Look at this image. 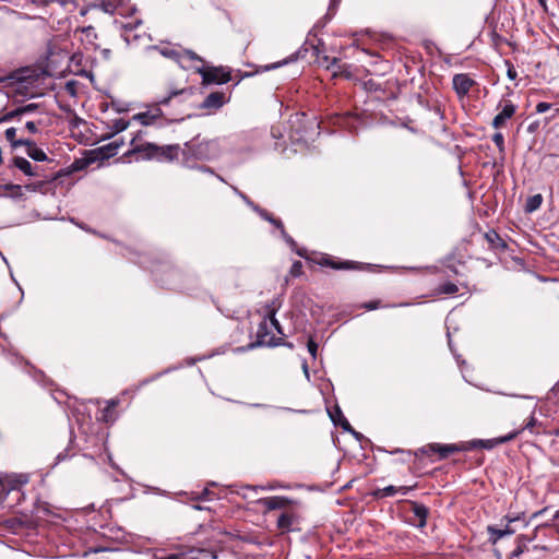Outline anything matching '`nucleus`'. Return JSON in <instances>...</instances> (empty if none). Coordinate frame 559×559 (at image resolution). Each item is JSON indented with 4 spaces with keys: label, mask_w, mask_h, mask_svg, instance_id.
<instances>
[{
    "label": "nucleus",
    "mask_w": 559,
    "mask_h": 559,
    "mask_svg": "<svg viewBox=\"0 0 559 559\" xmlns=\"http://www.w3.org/2000/svg\"><path fill=\"white\" fill-rule=\"evenodd\" d=\"M38 81L39 73L36 69L32 68H22L0 78V83L4 87L10 88L11 93L24 97H33L35 95Z\"/></svg>",
    "instance_id": "obj_1"
},
{
    "label": "nucleus",
    "mask_w": 559,
    "mask_h": 559,
    "mask_svg": "<svg viewBox=\"0 0 559 559\" xmlns=\"http://www.w3.org/2000/svg\"><path fill=\"white\" fill-rule=\"evenodd\" d=\"M219 155L216 140L201 139L199 135L185 143L182 157L185 165L190 167L191 160H209Z\"/></svg>",
    "instance_id": "obj_2"
},
{
    "label": "nucleus",
    "mask_w": 559,
    "mask_h": 559,
    "mask_svg": "<svg viewBox=\"0 0 559 559\" xmlns=\"http://www.w3.org/2000/svg\"><path fill=\"white\" fill-rule=\"evenodd\" d=\"M191 88H178L169 86L164 95H159L155 105L147 111L139 112L133 116V120L143 126L153 124L158 118L164 116L162 107L169 106L173 100H178L183 95H191Z\"/></svg>",
    "instance_id": "obj_3"
},
{
    "label": "nucleus",
    "mask_w": 559,
    "mask_h": 559,
    "mask_svg": "<svg viewBox=\"0 0 559 559\" xmlns=\"http://www.w3.org/2000/svg\"><path fill=\"white\" fill-rule=\"evenodd\" d=\"M463 451H467V447L465 443H461V444L429 443V444L418 449L415 452V456L420 457L424 455L431 456L433 454H438L439 459L442 460V459H447L448 456H450L453 453L463 452Z\"/></svg>",
    "instance_id": "obj_4"
},
{
    "label": "nucleus",
    "mask_w": 559,
    "mask_h": 559,
    "mask_svg": "<svg viewBox=\"0 0 559 559\" xmlns=\"http://www.w3.org/2000/svg\"><path fill=\"white\" fill-rule=\"evenodd\" d=\"M314 263L324 266L331 267L333 270H342V271H365L369 269V264H365L361 262L350 261V260H341L338 258L323 254L320 258L314 260Z\"/></svg>",
    "instance_id": "obj_5"
},
{
    "label": "nucleus",
    "mask_w": 559,
    "mask_h": 559,
    "mask_svg": "<svg viewBox=\"0 0 559 559\" xmlns=\"http://www.w3.org/2000/svg\"><path fill=\"white\" fill-rule=\"evenodd\" d=\"M197 72L202 76V84H225L230 81L231 72L224 67H201Z\"/></svg>",
    "instance_id": "obj_6"
},
{
    "label": "nucleus",
    "mask_w": 559,
    "mask_h": 559,
    "mask_svg": "<svg viewBox=\"0 0 559 559\" xmlns=\"http://www.w3.org/2000/svg\"><path fill=\"white\" fill-rule=\"evenodd\" d=\"M281 338H276L272 333L267 317L264 314L263 320L259 323L257 330V342L249 345L250 348L255 346H278Z\"/></svg>",
    "instance_id": "obj_7"
},
{
    "label": "nucleus",
    "mask_w": 559,
    "mask_h": 559,
    "mask_svg": "<svg viewBox=\"0 0 559 559\" xmlns=\"http://www.w3.org/2000/svg\"><path fill=\"white\" fill-rule=\"evenodd\" d=\"M131 150H129L124 156H131L133 154H142L143 158L153 159L156 153V144L150 142H142V132L140 131L135 136L132 138Z\"/></svg>",
    "instance_id": "obj_8"
},
{
    "label": "nucleus",
    "mask_w": 559,
    "mask_h": 559,
    "mask_svg": "<svg viewBox=\"0 0 559 559\" xmlns=\"http://www.w3.org/2000/svg\"><path fill=\"white\" fill-rule=\"evenodd\" d=\"M520 435V431L519 430H513L511 432H509L508 435L506 436H502V437H498V438H493V439H487V440H483V439H475V440H472L466 444L467 447V450H472V449H476V448H481V449H487V450H490L499 444H502V443H506V442H509L513 439H515L518 436Z\"/></svg>",
    "instance_id": "obj_9"
},
{
    "label": "nucleus",
    "mask_w": 559,
    "mask_h": 559,
    "mask_svg": "<svg viewBox=\"0 0 559 559\" xmlns=\"http://www.w3.org/2000/svg\"><path fill=\"white\" fill-rule=\"evenodd\" d=\"M499 114L492 120L495 129H501L506 126L507 121L511 119L516 112V106L511 100H502L498 104Z\"/></svg>",
    "instance_id": "obj_10"
},
{
    "label": "nucleus",
    "mask_w": 559,
    "mask_h": 559,
    "mask_svg": "<svg viewBox=\"0 0 559 559\" xmlns=\"http://www.w3.org/2000/svg\"><path fill=\"white\" fill-rule=\"evenodd\" d=\"M476 84L467 73L454 74L452 79V86L459 98L465 97Z\"/></svg>",
    "instance_id": "obj_11"
},
{
    "label": "nucleus",
    "mask_w": 559,
    "mask_h": 559,
    "mask_svg": "<svg viewBox=\"0 0 559 559\" xmlns=\"http://www.w3.org/2000/svg\"><path fill=\"white\" fill-rule=\"evenodd\" d=\"M180 153L182 154V148L179 144L156 145V153L153 159H157L158 162H173L178 158Z\"/></svg>",
    "instance_id": "obj_12"
},
{
    "label": "nucleus",
    "mask_w": 559,
    "mask_h": 559,
    "mask_svg": "<svg viewBox=\"0 0 559 559\" xmlns=\"http://www.w3.org/2000/svg\"><path fill=\"white\" fill-rule=\"evenodd\" d=\"M227 102H228V98L226 97L225 93L212 92L201 103L200 108L217 110L221 107H223Z\"/></svg>",
    "instance_id": "obj_13"
},
{
    "label": "nucleus",
    "mask_w": 559,
    "mask_h": 559,
    "mask_svg": "<svg viewBox=\"0 0 559 559\" xmlns=\"http://www.w3.org/2000/svg\"><path fill=\"white\" fill-rule=\"evenodd\" d=\"M280 307H281V304L276 299H274L270 304L265 305L264 312L270 322L271 330L274 329L277 332V334L284 336L285 334H284L283 328L280 324V322L277 321V319L275 318L276 312L278 311Z\"/></svg>",
    "instance_id": "obj_14"
},
{
    "label": "nucleus",
    "mask_w": 559,
    "mask_h": 559,
    "mask_svg": "<svg viewBox=\"0 0 559 559\" xmlns=\"http://www.w3.org/2000/svg\"><path fill=\"white\" fill-rule=\"evenodd\" d=\"M507 520V525L504 528H497L495 526H488V533H489V539L492 544H496L499 539L503 538L504 536H509L514 534V530L510 527V524L518 520V518H510L504 516Z\"/></svg>",
    "instance_id": "obj_15"
},
{
    "label": "nucleus",
    "mask_w": 559,
    "mask_h": 559,
    "mask_svg": "<svg viewBox=\"0 0 559 559\" xmlns=\"http://www.w3.org/2000/svg\"><path fill=\"white\" fill-rule=\"evenodd\" d=\"M409 504L412 512L417 519L416 525L420 528L425 527L427 524V518L429 515L428 508L417 501H409Z\"/></svg>",
    "instance_id": "obj_16"
},
{
    "label": "nucleus",
    "mask_w": 559,
    "mask_h": 559,
    "mask_svg": "<svg viewBox=\"0 0 559 559\" xmlns=\"http://www.w3.org/2000/svg\"><path fill=\"white\" fill-rule=\"evenodd\" d=\"M484 238L487 241L489 248L492 250L504 251L508 247L506 241L495 229H489L487 233H485Z\"/></svg>",
    "instance_id": "obj_17"
},
{
    "label": "nucleus",
    "mask_w": 559,
    "mask_h": 559,
    "mask_svg": "<svg viewBox=\"0 0 559 559\" xmlns=\"http://www.w3.org/2000/svg\"><path fill=\"white\" fill-rule=\"evenodd\" d=\"M22 143H23V146L26 147V154L32 159H34L36 162H45L48 159L47 154L41 148H39L34 141L27 139L26 142H22Z\"/></svg>",
    "instance_id": "obj_18"
},
{
    "label": "nucleus",
    "mask_w": 559,
    "mask_h": 559,
    "mask_svg": "<svg viewBox=\"0 0 559 559\" xmlns=\"http://www.w3.org/2000/svg\"><path fill=\"white\" fill-rule=\"evenodd\" d=\"M301 57V50H298L294 53H292L289 57L278 61V62H274V63H271V64H265V66H261L259 67V69H257L255 73H262V72H267V71H271V70H275L280 67H283L285 64H288L290 62H294L296 60H298L299 58Z\"/></svg>",
    "instance_id": "obj_19"
},
{
    "label": "nucleus",
    "mask_w": 559,
    "mask_h": 559,
    "mask_svg": "<svg viewBox=\"0 0 559 559\" xmlns=\"http://www.w3.org/2000/svg\"><path fill=\"white\" fill-rule=\"evenodd\" d=\"M37 109H38L37 104H28L25 106H21V107L15 108L14 110L7 112L1 120H3V121L12 120V119L23 116L25 114L34 112Z\"/></svg>",
    "instance_id": "obj_20"
},
{
    "label": "nucleus",
    "mask_w": 559,
    "mask_h": 559,
    "mask_svg": "<svg viewBox=\"0 0 559 559\" xmlns=\"http://www.w3.org/2000/svg\"><path fill=\"white\" fill-rule=\"evenodd\" d=\"M123 144L122 141H112L106 145H103L97 148L98 154L102 159L110 158L117 155L119 147Z\"/></svg>",
    "instance_id": "obj_21"
},
{
    "label": "nucleus",
    "mask_w": 559,
    "mask_h": 559,
    "mask_svg": "<svg viewBox=\"0 0 559 559\" xmlns=\"http://www.w3.org/2000/svg\"><path fill=\"white\" fill-rule=\"evenodd\" d=\"M289 500L285 497L274 496L267 497L262 500V504L267 510H277L283 509L288 504Z\"/></svg>",
    "instance_id": "obj_22"
},
{
    "label": "nucleus",
    "mask_w": 559,
    "mask_h": 559,
    "mask_svg": "<svg viewBox=\"0 0 559 559\" xmlns=\"http://www.w3.org/2000/svg\"><path fill=\"white\" fill-rule=\"evenodd\" d=\"M122 3L123 0H95L94 7L106 13L114 14Z\"/></svg>",
    "instance_id": "obj_23"
},
{
    "label": "nucleus",
    "mask_w": 559,
    "mask_h": 559,
    "mask_svg": "<svg viewBox=\"0 0 559 559\" xmlns=\"http://www.w3.org/2000/svg\"><path fill=\"white\" fill-rule=\"evenodd\" d=\"M13 166L23 171L26 176L35 177L37 173L34 170L32 164L24 157L16 156L12 160Z\"/></svg>",
    "instance_id": "obj_24"
},
{
    "label": "nucleus",
    "mask_w": 559,
    "mask_h": 559,
    "mask_svg": "<svg viewBox=\"0 0 559 559\" xmlns=\"http://www.w3.org/2000/svg\"><path fill=\"white\" fill-rule=\"evenodd\" d=\"M330 417L335 425L341 426L345 431H353L349 421L344 417L340 407H335L333 412H330Z\"/></svg>",
    "instance_id": "obj_25"
},
{
    "label": "nucleus",
    "mask_w": 559,
    "mask_h": 559,
    "mask_svg": "<svg viewBox=\"0 0 559 559\" xmlns=\"http://www.w3.org/2000/svg\"><path fill=\"white\" fill-rule=\"evenodd\" d=\"M210 555V552L202 548H189L188 550L176 552L178 559H200V557H205Z\"/></svg>",
    "instance_id": "obj_26"
},
{
    "label": "nucleus",
    "mask_w": 559,
    "mask_h": 559,
    "mask_svg": "<svg viewBox=\"0 0 559 559\" xmlns=\"http://www.w3.org/2000/svg\"><path fill=\"white\" fill-rule=\"evenodd\" d=\"M295 522V514L293 512H283L277 518V527L282 531H290Z\"/></svg>",
    "instance_id": "obj_27"
},
{
    "label": "nucleus",
    "mask_w": 559,
    "mask_h": 559,
    "mask_svg": "<svg viewBox=\"0 0 559 559\" xmlns=\"http://www.w3.org/2000/svg\"><path fill=\"white\" fill-rule=\"evenodd\" d=\"M119 402L117 400H109L107 401V405L102 411V417L100 419L105 423H109L115 420V408L118 406Z\"/></svg>",
    "instance_id": "obj_28"
},
{
    "label": "nucleus",
    "mask_w": 559,
    "mask_h": 559,
    "mask_svg": "<svg viewBox=\"0 0 559 559\" xmlns=\"http://www.w3.org/2000/svg\"><path fill=\"white\" fill-rule=\"evenodd\" d=\"M5 140L11 143L12 147L16 148L23 146L22 142H26L27 139H16V129L11 127L4 132Z\"/></svg>",
    "instance_id": "obj_29"
},
{
    "label": "nucleus",
    "mask_w": 559,
    "mask_h": 559,
    "mask_svg": "<svg viewBox=\"0 0 559 559\" xmlns=\"http://www.w3.org/2000/svg\"><path fill=\"white\" fill-rule=\"evenodd\" d=\"M282 238L284 241L299 255V257H306V250L305 249H297V243L294 240V238L287 234L286 230H283Z\"/></svg>",
    "instance_id": "obj_30"
},
{
    "label": "nucleus",
    "mask_w": 559,
    "mask_h": 559,
    "mask_svg": "<svg viewBox=\"0 0 559 559\" xmlns=\"http://www.w3.org/2000/svg\"><path fill=\"white\" fill-rule=\"evenodd\" d=\"M28 483V476L24 474L15 475L11 478L10 490H15Z\"/></svg>",
    "instance_id": "obj_31"
},
{
    "label": "nucleus",
    "mask_w": 559,
    "mask_h": 559,
    "mask_svg": "<svg viewBox=\"0 0 559 559\" xmlns=\"http://www.w3.org/2000/svg\"><path fill=\"white\" fill-rule=\"evenodd\" d=\"M438 292L444 295H454L459 292V287L452 282H447L438 287Z\"/></svg>",
    "instance_id": "obj_32"
},
{
    "label": "nucleus",
    "mask_w": 559,
    "mask_h": 559,
    "mask_svg": "<svg viewBox=\"0 0 559 559\" xmlns=\"http://www.w3.org/2000/svg\"><path fill=\"white\" fill-rule=\"evenodd\" d=\"M542 202H543V198L540 194L533 195L532 198L528 199V201L526 203V211L533 212V211L537 210L540 206Z\"/></svg>",
    "instance_id": "obj_33"
},
{
    "label": "nucleus",
    "mask_w": 559,
    "mask_h": 559,
    "mask_svg": "<svg viewBox=\"0 0 559 559\" xmlns=\"http://www.w3.org/2000/svg\"><path fill=\"white\" fill-rule=\"evenodd\" d=\"M355 121H356V118L353 115H350L349 112H346L342 117H338L340 126L348 128V129L355 128L354 127Z\"/></svg>",
    "instance_id": "obj_34"
},
{
    "label": "nucleus",
    "mask_w": 559,
    "mask_h": 559,
    "mask_svg": "<svg viewBox=\"0 0 559 559\" xmlns=\"http://www.w3.org/2000/svg\"><path fill=\"white\" fill-rule=\"evenodd\" d=\"M538 421L534 416H531L528 420L525 423V425L522 427V429H519V431L528 430L531 433L538 435L539 430H536L535 427L537 426Z\"/></svg>",
    "instance_id": "obj_35"
},
{
    "label": "nucleus",
    "mask_w": 559,
    "mask_h": 559,
    "mask_svg": "<svg viewBox=\"0 0 559 559\" xmlns=\"http://www.w3.org/2000/svg\"><path fill=\"white\" fill-rule=\"evenodd\" d=\"M255 213L264 221L269 222L270 224L274 225L276 224L277 219L273 216L270 212H267L265 209H255Z\"/></svg>",
    "instance_id": "obj_36"
},
{
    "label": "nucleus",
    "mask_w": 559,
    "mask_h": 559,
    "mask_svg": "<svg viewBox=\"0 0 559 559\" xmlns=\"http://www.w3.org/2000/svg\"><path fill=\"white\" fill-rule=\"evenodd\" d=\"M492 142L496 144L500 153H504V136L501 132H496L492 135Z\"/></svg>",
    "instance_id": "obj_37"
},
{
    "label": "nucleus",
    "mask_w": 559,
    "mask_h": 559,
    "mask_svg": "<svg viewBox=\"0 0 559 559\" xmlns=\"http://www.w3.org/2000/svg\"><path fill=\"white\" fill-rule=\"evenodd\" d=\"M397 493V487L395 486H386L384 488H381V489H378L377 491V496L381 497V498H384V497H390V496H393Z\"/></svg>",
    "instance_id": "obj_38"
},
{
    "label": "nucleus",
    "mask_w": 559,
    "mask_h": 559,
    "mask_svg": "<svg viewBox=\"0 0 559 559\" xmlns=\"http://www.w3.org/2000/svg\"><path fill=\"white\" fill-rule=\"evenodd\" d=\"M302 274V263L300 261H295L289 270V275L293 277H299Z\"/></svg>",
    "instance_id": "obj_39"
},
{
    "label": "nucleus",
    "mask_w": 559,
    "mask_h": 559,
    "mask_svg": "<svg viewBox=\"0 0 559 559\" xmlns=\"http://www.w3.org/2000/svg\"><path fill=\"white\" fill-rule=\"evenodd\" d=\"M159 51L163 56L174 59V60H179V58H181V53L175 49L164 48V49H160Z\"/></svg>",
    "instance_id": "obj_40"
},
{
    "label": "nucleus",
    "mask_w": 559,
    "mask_h": 559,
    "mask_svg": "<svg viewBox=\"0 0 559 559\" xmlns=\"http://www.w3.org/2000/svg\"><path fill=\"white\" fill-rule=\"evenodd\" d=\"M235 192L242 199V201L250 206L254 212L255 209H261L258 204H255L253 201H251L245 193L239 191L237 188H234Z\"/></svg>",
    "instance_id": "obj_41"
},
{
    "label": "nucleus",
    "mask_w": 559,
    "mask_h": 559,
    "mask_svg": "<svg viewBox=\"0 0 559 559\" xmlns=\"http://www.w3.org/2000/svg\"><path fill=\"white\" fill-rule=\"evenodd\" d=\"M129 127V122L123 119H117L114 122L112 129L116 133L124 131Z\"/></svg>",
    "instance_id": "obj_42"
},
{
    "label": "nucleus",
    "mask_w": 559,
    "mask_h": 559,
    "mask_svg": "<svg viewBox=\"0 0 559 559\" xmlns=\"http://www.w3.org/2000/svg\"><path fill=\"white\" fill-rule=\"evenodd\" d=\"M181 53V57H187L189 60H194V61H199V62H203V59L198 56L194 51L192 50H183Z\"/></svg>",
    "instance_id": "obj_43"
},
{
    "label": "nucleus",
    "mask_w": 559,
    "mask_h": 559,
    "mask_svg": "<svg viewBox=\"0 0 559 559\" xmlns=\"http://www.w3.org/2000/svg\"><path fill=\"white\" fill-rule=\"evenodd\" d=\"M381 307V301L380 300H372V301H368V302H365L362 304L361 308L368 310V311H371V310H376L378 308Z\"/></svg>",
    "instance_id": "obj_44"
},
{
    "label": "nucleus",
    "mask_w": 559,
    "mask_h": 559,
    "mask_svg": "<svg viewBox=\"0 0 559 559\" xmlns=\"http://www.w3.org/2000/svg\"><path fill=\"white\" fill-rule=\"evenodd\" d=\"M307 347H308V352L310 353V355L313 358H316L317 352H318V344L313 341V338H309Z\"/></svg>",
    "instance_id": "obj_45"
},
{
    "label": "nucleus",
    "mask_w": 559,
    "mask_h": 559,
    "mask_svg": "<svg viewBox=\"0 0 559 559\" xmlns=\"http://www.w3.org/2000/svg\"><path fill=\"white\" fill-rule=\"evenodd\" d=\"M551 106L552 105L550 103L540 102L536 105V112L544 114L547 110H549L551 108Z\"/></svg>",
    "instance_id": "obj_46"
},
{
    "label": "nucleus",
    "mask_w": 559,
    "mask_h": 559,
    "mask_svg": "<svg viewBox=\"0 0 559 559\" xmlns=\"http://www.w3.org/2000/svg\"><path fill=\"white\" fill-rule=\"evenodd\" d=\"M507 66H508V70H507L508 78L510 80H515L516 76H518V73H516V71L514 69V66L511 62H509V61H507Z\"/></svg>",
    "instance_id": "obj_47"
},
{
    "label": "nucleus",
    "mask_w": 559,
    "mask_h": 559,
    "mask_svg": "<svg viewBox=\"0 0 559 559\" xmlns=\"http://www.w3.org/2000/svg\"><path fill=\"white\" fill-rule=\"evenodd\" d=\"M25 130H27L32 134L37 133L38 132L37 123L34 121H27L25 123Z\"/></svg>",
    "instance_id": "obj_48"
},
{
    "label": "nucleus",
    "mask_w": 559,
    "mask_h": 559,
    "mask_svg": "<svg viewBox=\"0 0 559 559\" xmlns=\"http://www.w3.org/2000/svg\"><path fill=\"white\" fill-rule=\"evenodd\" d=\"M338 71L333 73V76L344 75L346 79L350 78V73L345 70V66H338Z\"/></svg>",
    "instance_id": "obj_49"
},
{
    "label": "nucleus",
    "mask_w": 559,
    "mask_h": 559,
    "mask_svg": "<svg viewBox=\"0 0 559 559\" xmlns=\"http://www.w3.org/2000/svg\"><path fill=\"white\" fill-rule=\"evenodd\" d=\"M32 4L36 7H47L53 2V0H29Z\"/></svg>",
    "instance_id": "obj_50"
},
{
    "label": "nucleus",
    "mask_w": 559,
    "mask_h": 559,
    "mask_svg": "<svg viewBox=\"0 0 559 559\" xmlns=\"http://www.w3.org/2000/svg\"><path fill=\"white\" fill-rule=\"evenodd\" d=\"M416 486H401L397 487V493L407 495L411 490H413Z\"/></svg>",
    "instance_id": "obj_51"
},
{
    "label": "nucleus",
    "mask_w": 559,
    "mask_h": 559,
    "mask_svg": "<svg viewBox=\"0 0 559 559\" xmlns=\"http://www.w3.org/2000/svg\"><path fill=\"white\" fill-rule=\"evenodd\" d=\"M275 228H277L281 233V236H283V230H286L284 227L283 222L278 218L276 224L273 225Z\"/></svg>",
    "instance_id": "obj_52"
},
{
    "label": "nucleus",
    "mask_w": 559,
    "mask_h": 559,
    "mask_svg": "<svg viewBox=\"0 0 559 559\" xmlns=\"http://www.w3.org/2000/svg\"><path fill=\"white\" fill-rule=\"evenodd\" d=\"M75 0H53V2H58L61 7H66L69 3H73Z\"/></svg>",
    "instance_id": "obj_53"
},
{
    "label": "nucleus",
    "mask_w": 559,
    "mask_h": 559,
    "mask_svg": "<svg viewBox=\"0 0 559 559\" xmlns=\"http://www.w3.org/2000/svg\"><path fill=\"white\" fill-rule=\"evenodd\" d=\"M156 559H178V557L176 556V554H170V555H166V556H162V557H155Z\"/></svg>",
    "instance_id": "obj_54"
},
{
    "label": "nucleus",
    "mask_w": 559,
    "mask_h": 559,
    "mask_svg": "<svg viewBox=\"0 0 559 559\" xmlns=\"http://www.w3.org/2000/svg\"><path fill=\"white\" fill-rule=\"evenodd\" d=\"M81 31L83 33H86L87 35H90L92 33L94 34V27L93 26L82 27Z\"/></svg>",
    "instance_id": "obj_55"
},
{
    "label": "nucleus",
    "mask_w": 559,
    "mask_h": 559,
    "mask_svg": "<svg viewBox=\"0 0 559 559\" xmlns=\"http://www.w3.org/2000/svg\"><path fill=\"white\" fill-rule=\"evenodd\" d=\"M552 435L556 436V437H559V427L556 428L554 431H552Z\"/></svg>",
    "instance_id": "obj_56"
},
{
    "label": "nucleus",
    "mask_w": 559,
    "mask_h": 559,
    "mask_svg": "<svg viewBox=\"0 0 559 559\" xmlns=\"http://www.w3.org/2000/svg\"><path fill=\"white\" fill-rule=\"evenodd\" d=\"M337 62H338V59H337V58H333V59H332L331 64H332V66H334V64H336Z\"/></svg>",
    "instance_id": "obj_57"
},
{
    "label": "nucleus",
    "mask_w": 559,
    "mask_h": 559,
    "mask_svg": "<svg viewBox=\"0 0 559 559\" xmlns=\"http://www.w3.org/2000/svg\"><path fill=\"white\" fill-rule=\"evenodd\" d=\"M545 511H546V509H543V510H540L539 512H536V513L534 514V516H538L539 514L544 513Z\"/></svg>",
    "instance_id": "obj_58"
},
{
    "label": "nucleus",
    "mask_w": 559,
    "mask_h": 559,
    "mask_svg": "<svg viewBox=\"0 0 559 559\" xmlns=\"http://www.w3.org/2000/svg\"><path fill=\"white\" fill-rule=\"evenodd\" d=\"M554 519L559 520V510L555 513Z\"/></svg>",
    "instance_id": "obj_59"
},
{
    "label": "nucleus",
    "mask_w": 559,
    "mask_h": 559,
    "mask_svg": "<svg viewBox=\"0 0 559 559\" xmlns=\"http://www.w3.org/2000/svg\"><path fill=\"white\" fill-rule=\"evenodd\" d=\"M204 171L213 173L210 168H202Z\"/></svg>",
    "instance_id": "obj_60"
},
{
    "label": "nucleus",
    "mask_w": 559,
    "mask_h": 559,
    "mask_svg": "<svg viewBox=\"0 0 559 559\" xmlns=\"http://www.w3.org/2000/svg\"><path fill=\"white\" fill-rule=\"evenodd\" d=\"M272 134H273L274 136H277V135H276V133H275V129H274V128L272 129Z\"/></svg>",
    "instance_id": "obj_61"
},
{
    "label": "nucleus",
    "mask_w": 559,
    "mask_h": 559,
    "mask_svg": "<svg viewBox=\"0 0 559 559\" xmlns=\"http://www.w3.org/2000/svg\"><path fill=\"white\" fill-rule=\"evenodd\" d=\"M539 2H540L542 4H544V0H539Z\"/></svg>",
    "instance_id": "obj_62"
}]
</instances>
